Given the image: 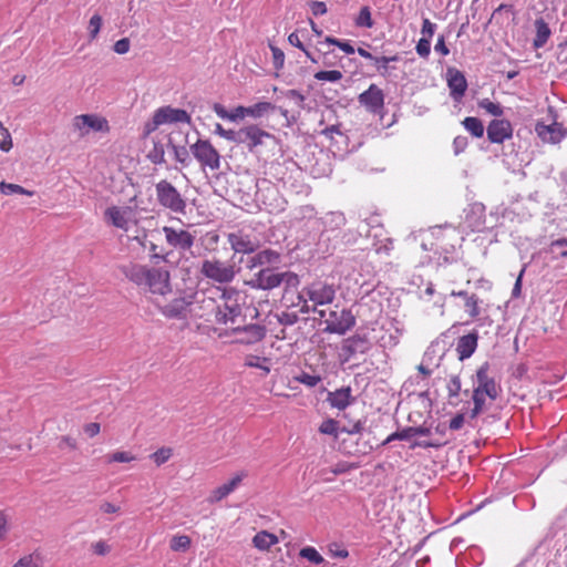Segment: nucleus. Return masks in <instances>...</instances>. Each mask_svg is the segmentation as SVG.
<instances>
[{
    "label": "nucleus",
    "instance_id": "29",
    "mask_svg": "<svg viewBox=\"0 0 567 567\" xmlns=\"http://www.w3.org/2000/svg\"><path fill=\"white\" fill-rule=\"evenodd\" d=\"M535 28H536V35L534 38L533 45L535 49H540L546 44L551 32H550V29H549L547 22L542 18L536 19Z\"/></svg>",
    "mask_w": 567,
    "mask_h": 567
},
{
    "label": "nucleus",
    "instance_id": "41",
    "mask_svg": "<svg viewBox=\"0 0 567 567\" xmlns=\"http://www.w3.org/2000/svg\"><path fill=\"white\" fill-rule=\"evenodd\" d=\"M486 396L487 395L483 392H478L476 390L473 391L474 408L472 409L470 414L472 419H475L483 411Z\"/></svg>",
    "mask_w": 567,
    "mask_h": 567
},
{
    "label": "nucleus",
    "instance_id": "48",
    "mask_svg": "<svg viewBox=\"0 0 567 567\" xmlns=\"http://www.w3.org/2000/svg\"><path fill=\"white\" fill-rule=\"evenodd\" d=\"M357 24L360 27H367V28H371L373 25V21L371 18V12H370L369 7L361 8L358 19H357Z\"/></svg>",
    "mask_w": 567,
    "mask_h": 567
},
{
    "label": "nucleus",
    "instance_id": "47",
    "mask_svg": "<svg viewBox=\"0 0 567 567\" xmlns=\"http://www.w3.org/2000/svg\"><path fill=\"white\" fill-rule=\"evenodd\" d=\"M324 42L328 44L338 47L340 50H342L347 54H353L355 52L352 44L348 41H341L333 37H326Z\"/></svg>",
    "mask_w": 567,
    "mask_h": 567
},
{
    "label": "nucleus",
    "instance_id": "59",
    "mask_svg": "<svg viewBox=\"0 0 567 567\" xmlns=\"http://www.w3.org/2000/svg\"><path fill=\"white\" fill-rule=\"evenodd\" d=\"M205 240L207 243V249L210 251H214L218 245L219 241V235L215 231L207 233L205 236Z\"/></svg>",
    "mask_w": 567,
    "mask_h": 567
},
{
    "label": "nucleus",
    "instance_id": "52",
    "mask_svg": "<svg viewBox=\"0 0 567 567\" xmlns=\"http://www.w3.org/2000/svg\"><path fill=\"white\" fill-rule=\"evenodd\" d=\"M461 391V379L458 375L451 377L449 383H447V392L449 396H457Z\"/></svg>",
    "mask_w": 567,
    "mask_h": 567
},
{
    "label": "nucleus",
    "instance_id": "58",
    "mask_svg": "<svg viewBox=\"0 0 567 567\" xmlns=\"http://www.w3.org/2000/svg\"><path fill=\"white\" fill-rule=\"evenodd\" d=\"M468 145L467 137L456 136L453 141L454 153L457 155L462 153Z\"/></svg>",
    "mask_w": 567,
    "mask_h": 567
},
{
    "label": "nucleus",
    "instance_id": "28",
    "mask_svg": "<svg viewBox=\"0 0 567 567\" xmlns=\"http://www.w3.org/2000/svg\"><path fill=\"white\" fill-rule=\"evenodd\" d=\"M278 542L279 538L267 530L258 532L252 538L254 546L259 550H269Z\"/></svg>",
    "mask_w": 567,
    "mask_h": 567
},
{
    "label": "nucleus",
    "instance_id": "31",
    "mask_svg": "<svg viewBox=\"0 0 567 567\" xmlns=\"http://www.w3.org/2000/svg\"><path fill=\"white\" fill-rule=\"evenodd\" d=\"M192 546V538L188 535L185 534H177L172 536L169 540V548L173 551H187Z\"/></svg>",
    "mask_w": 567,
    "mask_h": 567
},
{
    "label": "nucleus",
    "instance_id": "22",
    "mask_svg": "<svg viewBox=\"0 0 567 567\" xmlns=\"http://www.w3.org/2000/svg\"><path fill=\"white\" fill-rule=\"evenodd\" d=\"M234 331L240 334L238 341L245 344L259 342L266 336V329L259 324H248L241 329L235 328Z\"/></svg>",
    "mask_w": 567,
    "mask_h": 567
},
{
    "label": "nucleus",
    "instance_id": "24",
    "mask_svg": "<svg viewBox=\"0 0 567 567\" xmlns=\"http://www.w3.org/2000/svg\"><path fill=\"white\" fill-rule=\"evenodd\" d=\"M451 296L460 297L464 300L465 312L468 315L470 318L476 319L480 316V313H481L480 303L482 302V300L478 298L477 295L470 293L466 290H460V291L453 290L451 292Z\"/></svg>",
    "mask_w": 567,
    "mask_h": 567
},
{
    "label": "nucleus",
    "instance_id": "53",
    "mask_svg": "<svg viewBox=\"0 0 567 567\" xmlns=\"http://www.w3.org/2000/svg\"><path fill=\"white\" fill-rule=\"evenodd\" d=\"M58 446L61 450L69 449L71 451H75L79 447L78 441L70 435L61 436Z\"/></svg>",
    "mask_w": 567,
    "mask_h": 567
},
{
    "label": "nucleus",
    "instance_id": "9",
    "mask_svg": "<svg viewBox=\"0 0 567 567\" xmlns=\"http://www.w3.org/2000/svg\"><path fill=\"white\" fill-rule=\"evenodd\" d=\"M72 131L79 137H85L91 132L109 133L110 124L109 121L99 114H81L76 115L72 120Z\"/></svg>",
    "mask_w": 567,
    "mask_h": 567
},
{
    "label": "nucleus",
    "instance_id": "5",
    "mask_svg": "<svg viewBox=\"0 0 567 567\" xmlns=\"http://www.w3.org/2000/svg\"><path fill=\"white\" fill-rule=\"evenodd\" d=\"M199 272L210 281L217 284H229L234 280L237 271L234 262L223 261L213 257L202 261Z\"/></svg>",
    "mask_w": 567,
    "mask_h": 567
},
{
    "label": "nucleus",
    "instance_id": "13",
    "mask_svg": "<svg viewBox=\"0 0 567 567\" xmlns=\"http://www.w3.org/2000/svg\"><path fill=\"white\" fill-rule=\"evenodd\" d=\"M228 243L231 247V249L235 252L239 254H252L255 252L259 246L260 243L256 238H251L250 235H247L243 233L241 230L237 233H230L227 236Z\"/></svg>",
    "mask_w": 567,
    "mask_h": 567
},
{
    "label": "nucleus",
    "instance_id": "10",
    "mask_svg": "<svg viewBox=\"0 0 567 567\" xmlns=\"http://www.w3.org/2000/svg\"><path fill=\"white\" fill-rule=\"evenodd\" d=\"M358 101L369 113L383 117L384 93L377 84H370L365 91L359 94Z\"/></svg>",
    "mask_w": 567,
    "mask_h": 567
},
{
    "label": "nucleus",
    "instance_id": "19",
    "mask_svg": "<svg viewBox=\"0 0 567 567\" xmlns=\"http://www.w3.org/2000/svg\"><path fill=\"white\" fill-rule=\"evenodd\" d=\"M535 131L545 143H559L566 135V128L563 124L557 122H554L549 125L537 123Z\"/></svg>",
    "mask_w": 567,
    "mask_h": 567
},
{
    "label": "nucleus",
    "instance_id": "18",
    "mask_svg": "<svg viewBox=\"0 0 567 567\" xmlns=\"http://www.w3.org/2000/svg\"><path fill=\"white\" fill-rule=\"evenodd\" d=\"M446 75L450 94L454 101L460 102L467 90V81L464 74L455 68H449Z\"/></svg>",
    "mask_w": 567,
    "mask_h": 567
},
{
    "label": "nucleus",
    "instance_id": "12",
    "mask_svg": "<svg viewBox=\"0 0 567 567\" xmlns=\"http://www.w3.org/2000/svg\"><path fill=\"white\" fill-rule=\"evenodd\" d=\"M313 306L329 305L334 300L336 288L324 281H315L302 291Z\"/></svg>",
    "mask_w": 567,
    "mask_h": 567
},
{
    "label": "nucleus",
    "instance_id": "23",
    "mask_svg": "<svg viewBox=\"0 0 567 567\" xmlns=\"http://www.w3.org/2000/svg\"><path fill=\"white\" fill-rule=\"evenodd\" d=\"M327 401L332 408H336L338 410H344L354 401V399L352 396L351 388L346 386L329 392Z\"/></svg>",
    "mask_w": 567,
    "mask_h": 567
},
{
    "label": "nucleus",
    "instance_id": "33",
    "mask_svg": "<svg viewBox=\"0 0 567 567\" xmlns=\"http://www.w3.org/2000/svg\"><path fill=\"white\" fill-rule=\"evenodd\" d=\"M274 110L275 105L270 102H258L254 105L247 106L248 116L252 118H260Z\"/></svg>",
    "mask_w": 567,
    "mask_h": 567
},
{
    "label": "nucleus",
    "instance_id": "20",
    "mask_svg": "<svg viewBox=\"0 0 567 567\" xmlns=\"http://www.w3.org/2000/svg\"><path fill=\"white\" fill-rule=\"evenodd\" d=\"M104 215L106 221L114 227L123 230L128 229L130 218L132 215L131 208L112 206L105 210Z\"/></svg>",
    "mask_w": 567,
    "mask_h": 567
},
{
    "label": "nucleus",
    "instance_id": "61",
    "mask_svg": "<svg viewBox=\"0 0 567 567\" xmlns=\"http://www.w3.org/2000/svg\"><path fill=\"white\" fill-rule=\"evenodd\" d=\"M83 430L89 437H94L101 432V425L97 422H91L85 424Z\"/></svg>",
    "mask_w": 567,
    "mask_h": 567
},
{
    "label": "nucleus",
    "instance_id": "15",
    "mask_svg": "<svg viewBox=\"0 0 567 567\" xmlns=\"http://www.w3.org/2000/svg\"><path fill=\"white\" fill-rule=\"evenodd\" d=\"M297 281V276L290 272H274L270 269H262L257 275V286L264 290H270L281 285L284 279Z\"/></svg>",
    "mask_w": 567,
    "mask_h": 567
},
{
    "label": "nucleus",
    "instance_id": "50",
    "mask_svg": "<svg viewBox=\"0 0 567 567\" xmlns=\"http://www.w3.org/2000/svg\"><path fill=\"white\" fill-rule=\"evenodd\" d=\"M417 54L422 58H427L431 52V40L425 37L421 38L415 47Z\"/></svg>",
    "mask_w": 567,
    "mask_h": 567
},
{
    "label": "nucleus",
    "instance_id": "21",
    "mask_svg": "<svg viewBox=\"0 0 567 567\" xmlns=\"http://www.w3.org/2000/svg\"><path fill=\"white\" fill-rule=\"evenodd\" d=\"M192 305L185 298H176L162 308V313L169 319H185L192 311Z\"/></svg>",
    "mask_w": 567,
    "mask_h": 567
},
{
    "label": "nucleus",
    "instance_id": "62",
    "mask_svg": "<svg viewBox=\"0 0 567 567\" xmlns=\"http://www.w3.org/2000/svg\"><path fill=\"white\" fill-rule=\"evenodd\" d=\"M435 32V24L432 23L429 19H424L423 20V23H422V34L426 38V39H430L433 37Z\"/></svg>",
    "mask_w": 567,
    "mask_h": 567
},
{
    "label": "nucleus",
    "instance_id": "45",
    "mask_svg": "<svg viewBox=\"0 0 567 567\" xmlns=\"http://www.w3.org/2000/svg\"><path fill=\"white\" fill-rule=\"evenodd\" d=\"M478 106L485 110L488 114L494 116H502L503 109L499 104L492 102L488 99H483L478 102Z\"/></svg>",
    "mask_w": 567,
    "mask_h": 567
},
{
    "label": "nucleus",
    "instance_id": "4",
    "mask_svg": "<svg viewBox=\"0 0 567 567\" xmlns=\"http://www.w3.org/2000/svg\"><path fill=\"white\" fill-rule=\"evenodd\" d=\"M155 194L159 206L175 214L184 215L186 213V199L167 179H162L156 183Z\"/></svg>",
    "mask_w": 567,
    "mask_h": 567
},
{
    "label": "nucleus",
    "instance_id": "51",
    "mask_svg": "<svg viewBox=\"0 0 567 567\" xmlns=\"http://www.w3.org/2000/svg\"><path fill=\"white\" fill-rule=\"evenodd\" d=\"M215 134L218 135L219 137H223L225 138L226 141H229V142H235V137H236V132L235 130H226L224 128V126L219 123H217L215 125Z\"/></svg>",
    "mask_w": 567,
    "mask_h": 567
},
{
    "label": "nucleus",
    "instance_id": "11",
    "mask_svg": "<svg viewBox=\"0 0 567 567\" xmlns=\"http://www.w3.org/2000/svg\"><path fill=\"white\" fill-rule=\"evenodd\" d=\"M163 233L167 245L181 251L190 250L195 243V235L182 228L164 226Z\"/></svg>",
    "mask_w": 567,
    "mask_h": 567
},
{
    "label": "nucleus",
    "instance_id": "38",
    "mask_svg": "<svg viewBox=\"0 0 567 567\" xmlns=\"http://www.w3.org/2000/svg\"><path fill=\"white\" fill-rule=\"evenodd\" d=\"M269 362L268 358L258 355H248L245 361V365L249 368H257L262 370L266 374L270 372V368L266 364Z\"/></svg>",
    "mask_w": 567,
    "mask_h": 567
},
{
    "label": "nucleus",
    "instance_id": "56",
    "mask_svg": "<svg viewBox=\"0 0 567 567\" xmlns=\"http://www.w3.org/2000/svg\"><path fill=\"white\" fill-rule=\"evenodd\" d=\"M276 69H281L285 62V53L277 47H270Z\"/></svg>",
    "mask_w": 567,
    "mask_h": 567
},
{
    "label": "nucleus",
    "instance_id": "49",
    "mask_svg": "<svg viewBox=\"0 0 567 567\" xmlns=\"http://www.w3.org/2000/svg\"><path fill=\"white\" fill-rule=\"evenodd\" d=\"M296 380L307 386L313 388L318 385L321 382V378L316 374H309V373H301L296 378Z\"/></svg>",
    "mask_w": 567,
    "mask_h": 567
},
{
    "label": "nucleus",
    "instance_id": "32",
    "mask_svg": "<svg viewBox=\"0 0 567 567\" xmlns=\"http://www.w3.org/2000/svg\"><path fill=\"white\" fill-rule=\"evenodd\" d=\"M400 58L398 54H394L392 56H377L374 59V66H375V70L378 71V73L385 78V76H389L390 75V63L391 62H396L399 61Z\"/></svg>",
    "mask_w": 567,
    "mask_h": 567
},
{
    "label": "nucleus",
    "instance_id": "44",
    "mask_svg": "<svg viewBox=\"0 0 567 567\" xmlns=\"http://www.w3.org/2000/svg\"><path fill=\"white\" fill-rule=\"evenodd\" d=\"M13 146L12 137L7 127L0 121V150L2 152H9Z\"/></svg>",
    "mask_w": 567,
    "mask_h": 567
},
{
    "label": "nucleus",
    "instance_id": "14",
    "mask_svg": "<svg viewBox=\"0 0 567 567\" xmlns=\"http://www.w3.org/2000/svg\"><path fill=\"white\" fill-rule=\"evenodd\" d=\"M247 476H248V473L246 471H239V472L235 473L234 476L228 482L214 488L210 492L207 501L210 504L221 502L229 494H231Z\"/></svg>",
    "mask_w": 567,
    "mask_h": 567
},
{
    "label": "nucleus",
    "instance_id": "16",
    "mask_svg": "<svg viewBox=\"0 0 567 567\" xmlns=\"http://www.w3.org/2000/svg\"><path fill=\"white\" fill-rule=\"evenodd\" d=\"M486 132L491 143L503 144L513 136V126L508 120H493L489 122Z\"/></svg>",
    "mask_w": 567,
    "mask_h": 567
},
{
    "label": "nucleus",
    "instance_id": "34",
    "mask_svg": "<svg viewBox=\"0 0 567 567\" xmlns=\"http://www.w3.org/2000/svg\"><path fill=\"white\" fill-rule=\"evenodd\" d=\"M11 515L8 509H0V543L7 540L11 533Z\"/></svg>",
    "mask_w": 567,
    "mask_h": 567
},
{
    "label": "nucleus",
    "instance_id": "2",
    "mask_svg": "<svg viewBox=\"0 0 567 567\" xmlns=\"http://www.w3.org/2000/svg\"><path fill=\"white\" fill-rule=\"evenodd\" d=\"M202 307L212 310L213 319L206 318L207 321L223 326L235 324L243 312L240 293L235 288L223 289L218 300L204 298L202 300Z\"/></svg>",
    "mask_w": 567,
    "mask_h": 567
},
{
    "label": "nucleus",
    "instance_id": "7",
    "mask_svg": "<svg viewBox=\"0 0 567 567\" xmlns=\"http://www.w3.org/2000/svg\"><path fill=\"white\" fill-rule=\"evenodd\" d=\"M190 153L202 169L218 171L221 166V155L209 140L198 138L189 146Z\"/></svg>",
    "mask_w": 567,
    "mask_h": 567
},
{
    "label": "nucleus",
    "instance_id": "8",
    "mask_svg": "<svg viewBox=\"0 0 567 567\" xmlns=\"http://www.w3.org/2000/svg\"><path fill=\"white\" fill-rule=\"evenodd\" d=\"M319 316L324 318L326 328L324 331L329 333L344 334L355 324V318L348 309H336L330 310L326 316L324 310L319 311Z\"/></svg>",
    "mask_w": 567,
    "mask_h": 567
},
{
    "label": "nucleus",
    "instance_id": "40",
    "mask_svg": "<svg viewBox=\"0 0 567 567\" xmlns=\"http://www.w3.org/2000/svg\"><path fill=\"white\" fill-rule=\"evenodd\" d=\"M136 460V456L128 451H115L107 455V463H130Z\"/></svg>",
    "mask_w": 567,
    "mask_h": 567
},
{
    "label": "nucleus",
    "instance_id": "55",
    "mask_svg": "<svg viewBox=\"0 0 567 567\" xmlns=\"http://www.w3.org/2000/svg\"><path fill=\"white\" fill-rule=\"evenodd\" d=\"M91 547L97 556H105L111 551V546L105 540L95 542Z\"/></svg>",
    "mask_w": 567,
    "mask_h": 567
},
{
    "label": "nucleus",
    "instance_id": "17",
    "mask_svg": "<svg viewBox=\"0 0 567 567\" xmlns=\"http://www.w3.org/2000/svg\"><path fill=\"white\" fill-rule=\"evenodd\" d=\"M477 385L474 390L483 392L491 400H495L499 393V386L495 380L488 375V363L481 365L476 372Z\"/></svg>",
    "mask_w": 567,
    "mask_h": 567
},
{
    "label": "nucleus",
    "instance_id": "25",
    "mask_svg": "<svg viewBox=\"0 0 567 567\" xmlns=\"http://www.w3.org/2000/svg\"><path fill=\"white\" fill-rule=\"evenodd\" d=\"M280 261V254L274 249H264L249 258L247 267L254 269L265 265H277Z\"/></svg>",
    "mask_w": 567,
    "mask_h": 567
},
{
    "label": "nucleus",
    "instance_id": "6",
    "mask_svg": "<svg viewBox=\"0 0 567 567\" xmlns=\"http://www.w3.org/2000/svg\"><path fill=\"white\" fill-rule=\"evenodd\" d=\"M235 142L244 145L250 153H257L258 148L266 145L267 141L276 142V136L257 124H249L240 127L236 132Z\"/></svg>",
    "mask_w": 567,
    "mask_h": 567
},
{
    "label": "nucleus",
    "instance_id": "27",
    "mask_svg": "<svg viewBox=\"0 0 567 567\" xmlns=\"http://www.w3.org/2000/svg\"><path fill=\"white\" fill-rule=\"evenodd\" d=\"M477 333H468L461 337L457 341L456 351L461 360L470 358L477 347Z\"/></svg>",
    "mask_w": 567,
    "mask_h": 567
},
{
    "label": "nucleus",
    "instance_id": "42",
    "mask_svg": "<svg viewBox=\"0 0 567 567\" xmlns=\"http://www.w3.org/2000/svg\"><path fill=\"white\" fill-rule=\"evenodd\" d=\"M172 455L173 451L171 447H161L151 454V458L157 466H161L162 464L166 463L172 457Z\"/></svg>",
    "mask_w": 567,
    "mask_h": 567
},
{
    "label": "nucleus",
    "instance_id": "57",
    "mask_svg": "<svg viewBox=\"0 0 567 567\" xmlns=\"http://www.w3.org/2000/svg\"><path fill=\"white\" fill-rule=\"evenodd\" d=\"M130 47H131L130 40L127 38H123L114 43V51L117 54H125L128 52Z\"/></svg>",
    "mask_w": 567,
    "mask_h": 567
},
{
    "label": "nucleus",
    "instance_id": "37",
    "mask_svg": "<svg viewBox=\"0 0 567 567\" xmlns=\"http://www.w3.org/2000/svg\"><path fill=\"white\" fill-rule=\"evenodd\" d=\"M313 78L320 82L327 81V82L334 83V82L341 81L343 78V74L339 70H329V71L322 70V71L316 72Z\"/></svg>",
    "mask_w": 567,
    "mask_h": 567
},
{
    "label": "nucleus",
    "instance_id": "26",
    "mask_svg": "<svg viewBox=\"0 0 567 567\" xmlns=\"http://www.w3.org/2000/svg\"><path fill=\"white\" fill-rule=\"evenodd\" d=\"M213 111L215 114L221 118L227 120L229 122H239L248 116L247 106L238 105L234 107L231 111H227L226 107L220 103H214Z\"/></svg>",
    "mask_w": 567,
    "mask_h": 567
},
{
    "label": "nucleus",
    "instance_id": "39",
    "mask_svg": "<svg viewBox=\"0 0 567 567\" xmlns=\"http://www.w3.org/2000/svg\"><path fill=\"white\" fill-rule=\"evenodd\" d=\"M299 555L315 565H320L324 560L321 554L311 546L301 548Z\"/></svg>",
    "mask_w": 567,
    "mask_h": 567
},
{
    "label": "nucleus",
    "instance_id": "54",
    "mask_svg": "<svg viewBox=\"0 0 567 567\" xmlns=\"http://www.w3.org/2000/svg\"><path fill=\"white\" fill-rule=\"evenodd\" d=\"M148 158L154 164H161L165 161V152L163 146H155L148 154Z\"/></svg>",
    "mask_w": 567,
    "mask_h": 567
},
{
    "label": "nucleus",
    "instance_id": "36",
    "mask_svg": "<svg viewBox=\"0 0 567 567\" xmlns=\"http://www.w3.org/2000/svg\"><path fill=\"white\" fill-rule=\"evenodd\" d=\"M0 193L2 195H12V194H20L25 196H33L34 192L29 190L18 184L1 182L0 183Z\"/></svg>",
    "mask_w": 567,
    "mask_h": 567
},
{
    "label": "nucleus",
    "instance_id": "60",
    "mask_svg": "<svg viewBox=\"0 0 567 567\" xmlns=\"http://www.w3.org/2000/svg\"><path fill=\"white\" fill-rule=\"evenodd\" d=\"M309 7L313 16H322L327 13V6L322 1H311Z\"/></svg>",
    "mask_w": 567,
    "mask_h": 567
},
{
    "label": "nucleus",
    "instance_id": "46",
    "mask_svg": "<svg viewBox=\"0 0 567 567\" xmlns=\"http://www.w3.org/2000/svg\"><path fill=\"white\" fill-rule=\"evenodd\" d=\"M102 23H103V20L100 14H94L91 17V19L89 21V27H87L89 35H90L91 40H94L99 35Z\"/></svg>",
    "mask_w": 567,
    "mask_h": 567
},
{
    "label": "nucleus",
    "instance_id": "64",
    "mask_svg": "<svg viewBox=\"0 0 567 567\" xmlns=\"http://www.w3.org/2000/svg\"><path fill=\"white\" fill-rule=\"evenodd\" d=\"M464 425V414L457 413L452 420L450 421V430L457 431Z\"/></svg>",
    "mask_w": 567,
    "mask_h": 567
},
{
    "label": "nucleus",
    "instance_id": "1",
    "mask_svg": "<svg viewBox=\"0 0 567 567\" xmlns=\"http://www.w3.org/2000/svg\"><path fill=\"white\" fill-rule=\"evenodd\" d=\"M124 276L138 287L154 295L166 296L172 291L171 274L164 267H148L131 262L122 267Z\"/></svg>",
    "mask_w": 567,
    "mask_h": 567
},
{
    "label": "nucleus",
    "instance_id": "30",
    "mask_svg": "<svg viewBox=\"0 0 567 567\" xmlns=\"http://www.w3.org/2000/svg\"><path fill=\"white\" fill-rule=\"evenodd\" d=\"M464 128L476 138H481L484 135V125L478 117L467 116L462 121Z\"/></svg>",
    "mask_w": 567,
    "mask_h": 567
},
{
    "label": "nucleus",
    "instance_id": "3",
    "mask_svg": "<svg viewBox=\"0 0 567 567\" xmlns=\"http://www.w3.org/2000/svg\"><path fill=\"white\" fill-rule=\"evenodd\" d=\"M190 124V115L183 109H175L171 105L162 106L155 110L153 116L143 126V137L150 136L161 125L165 124Z\"/></svg>",
    "mask_w": 567,
    "mask_h": 567
},
{
    "label": "nucleus",
    "instance_id": "43",
    "mask_svg": "<svg viewBox=\"0 0 567 567\" xmlns=\"http://www.w3.org/2000/svg\"><path fill=\"white\" fill-rule=\"evenodd\" d=\"M338 430H339V423H338V421H336L333 419L324 420L319 426V432L321 434L332 435L334 437H338Z\"/></svg>",
    "mask_w": 567,
    "mask_h": 567
},
{
    "label": "nucleus",
    "instance_id": "35",
    "mask_svg": "<svg viewBox=\"0 0 567 567\" xmlns=\"http://www.w3.org/2000/svg\"><path fill=\"white\" fill-rule=\"evenodd\" d=\"M12 567H43V559L41 554L32 553L19 558Z\"/></svg>",
    "mask_w": 567,
    "mask_h": 567
},
{
    "label": "nucleus",
    "instance_id": "63",
    "mask_svg": "<svg viewBox=\"0 0 567 567\" xmlns=\"http://www.w3.org/2000/svg\"><path fill=\"white\" fill-rule=\"evenodd\" d=\"M174 155H175V159L183 164V165H186L187 164V159H188V152L185 147H177V146H174Z\"/></svg>",
    "mask_w": 567,
    "mask_h": 567
}]
</instances>
